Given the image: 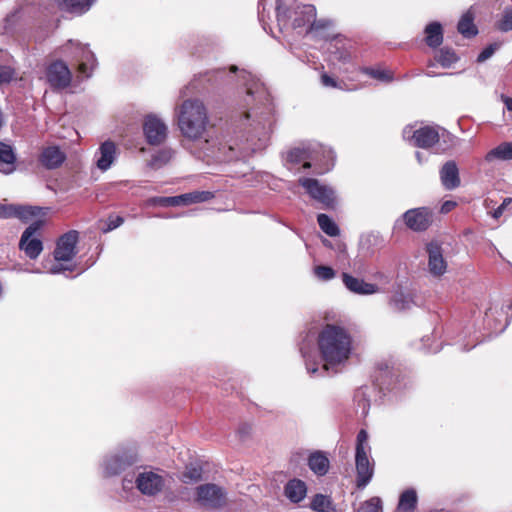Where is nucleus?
I'll return each mask as SVG.
<instances>
[{"instance_id":"7","label":"nucleus","mask_w":512,"mask_h":512,"mask_svg":"<svg viewBox=\"0 0 512 512\" xmlns=\"http://www.w3.org/2000/svg\"><path fill=\"white\" fill-rule=\"evenodd\" d=\"M299 184L305 188L311 198L320 202L324 208L333 209L335 207V196L331 188L320 184L314 178H300Z\"/></svg>"},{"instance_id":"45","label":"nucleus","mask_w":512,"mask_h":512,"mask_svg":"<svg viewBox=\"0 0 512 512\" xmlns=\"http://www.w3.org/2000/svg\"><path fill=\"white\" fill-rule=\"evenodd\" d=\"M497 48L496 44H490L486 48L482 50V52L477 57V62L482 63L489 59L495 52Z\"/></svg>"},{"instance_id":"33","label":"nucleus","mask_w":512,"mask_h":512,"mask_svg":"<svg viewBox=\"0 0 512 512\" xmlns=\"http://www.w3.org/2000/svg\"><path fill=\"white\" fill-rule=\"evenodd\" d=\"M360 71L371 78H374L380 82L389 83L393 80V73L390 70L383 69L380 67L373 68V67H363L360 69Z\"/></svg>"},{"instance_id":"41","label":"nucleus","mask_w":512,"mask_h":512,"mask_svg":"<svg viewBox=\"0 0 512 512\" xmlns=\"http://www.w3.org/2000/svg\"><path fill=\"white\" fill-rule=\"evenodd\" d=\"M106 227L101 228L103 233H108L124 223V218L119 215H109L106 220Z\"/></svg>"},{"instance_id":"49","label":"nucleus","mask_w":512,"mask_h":512,"mask_svg":"<svg viewBox=\"0 0 512 512\" xmlns=\"http://www.w3.org/2000/svg\"><path fill=\"white\" fill-rule=\"evenodd\" d=\"M457 206V203L455 201H445L440 208V212L443 214H447L451 212L455 207Z\"/></svg>"},{"instance_id":"40","label":"nucleus","mask_w":512,"mask_h":512,"mask_svg":"<svg viewBox=\"0 0 512 512\" xmlns=\"http://www.w3.org/2000/svg\"><path fill=\"white\" fill-rule=\"evenodd\" d=\"M497 28L502 32L512 30V7L504 12L501 20L497 23Z\"/></svg>"},{"instance_id":"15","label":"nucleus","mask_w":512,"mask_h":512,"mask_svg":"<svg viewBox=\"0 0 512 512\" xmlns=\"http://www.w3.org/2000/svg\"><path fill=\"white\" fill-rule=\"evenodd\" d=\"M438 130L432 126H423L413 132L411 140L413 145L422 149H429L439 142Z\"/></svg>"},{"instance_id":"4","label":"nucleus","mask_w":512,"mask_h":512,"mask_svg":"<svg viewBox=\"0 0 512 512\" xmlns=\"http://www.w3.org/2000/svg\"><path fill=\"white\" fill-rule=\"evenodd\" d=\"M196 502L205 508L220 509L227 503L225 490L213 483L199 485L195 491Z\"/></svg>"},{"instance_id":"46","label":"nucleus","mask_w":512,"mask_h":512,"mask_svg":"<svg viewBox=\"0 0 512 512\" xmlns=\"http://www.w3.org/2000/svg\"><path fill=\"white\" fill-rule=\"evenodd\" d=\"M306 158V152L301 149H293L288 153V161L291 163H299Z\"/></svg>"},{"instance_id":"43","label":"nucleus","mask_w":512,"mask_h":512,"mask_svg":"<svg viewBox=\"0 0 512 512\" xmlns=\"http://www.w3.org/2000/svg\"><path fill=\"white\" fill-rule=\"evenodd\" d=\"M368 441V434L366 430L361 429L357 434V442H356V454L367 453L366 446Z\"/></svg>"},{"instance_id":"24","label":"nucleus","mask_w":512,"mask_h":512,"mask_svg":"<svg viewBox=\"0 0 512 512\" xmlns=\"http://www.w3.org/2000/svg\"><path fill=\"white\" fill-rule=\"evenodd\" d=\"M425 43L436 48L443 42V29L439 22H431L425 27Z\"/></svg>"},{"instance_id":"32","label":"nucleus","mask_w":512,"mask_h":512,"mask_svg":"<svg viewBox=\"0 0 512 512\" xmlns=\"http://www.w3.org/2000/svg\"><path fill=\"white\" fill-rule=\"evenodd\" d=\"M317 222L321 230L330 237H336L340 234V229L336 223L326 214H318Z\"/></svg>"},{"instance_id":"29","label":"nucleus","mask_w":512,"mask_h":512,"mask_svg":"<svg viewBox=\"0 0 512 512\" xmlns=\"http://www.w3.org/2000/svg\"><path fill=\"white\" fill-rule=\"evenodd\" d=\"M41 210L42 209L37 206L14 205L11 218L16 217L26 222L40 215Z\"/></svg>"},{"instance_id":"55","label":"nucleus","mask_w":512,"mask_h":512,"mask_svg":"<svg viewBox=\"0 0 512 512\" xmlns=\"http://www.w3.org/2000/svg\"><path fill=\"white\" fill-rule=\"evenodd\" d=\"M307 369H308V371H309L310 373H315V372L318 370L316 367H314V368H312V369H310V368L308 367Z\"/></svg>"},{"instance_id":"38","label":"nucleus","mask_w":512,"mask_h":512,"mask_svg":"<svg viewBox=\"0 0 512 512\" xmlns=\"http://www.w3.org/2000/svg\"><path fill=\"white\" fill-rule=\"evenodd\" d=\"M390 305L397 311H403L410 308L411 301L403 293H396L391 298Z\"/></svg>"},{"instance_id":"16","label":"nucleus","mask_w":512,"mask_h":512,"mask_svg":"<svg viewBox=\"0 0 512 512\" xmlns=\"http://www.w3.org/2000/svg\"><path fill=\"white\" fill-rule=\"evenodd\" d=\"M341 276L345 287L352 293L371 295L379 291L376 284L365 282L363 279L356 278L349 273L343 272Z\"/></svg>"},{"instance_id":"30","label":"nucleus","mask_w":512,"mask_h":512,"mask_svg":"<svg viewBox=\"0 0 512 512\" xmlns=\"http://www.w3.org/2000/svg\"><path fill=\"white\" fill-rule=\"evenodd\" d=\"M417 506V494L413 489L405 490L399 498L398 509L404 512H412Z\"/></svg>"},{"instance_id":"10","label":"nucleus","mask_w":512,"mask_h":512,"mask_svg":"<svg viewBox=\"0 0 512 512\" xmlns=\"http://www.w3.org/2000/svg\"><path fill=\"white\" fill-rule=\"evenodd\" d=\"M79 240V233L76 230H70L63 234L57 241L53 252L54 258L58 262L72 260L77 254L76 244Z\"/></svg>"},{"instance_id":"42","label":"nucleus","mask_w":512,"mask_h":512,"mask_svg":"<svg viewBox=\"0 0 512 512\" xmlns=\"http://www.w3.org/2000/svg\"><path fill=\"white\" fill-rule=\"evenodd\" d=\"M332 25V22L328 19H319L316 17L312 20L308 26L307 32H320L328 29Z\"/></svg>"},{"instance_id":"35","label":"nucleus","mask_w":512,"mask_h":512,"mask_svg":"<svg viewBox=\"0 0 512 512\" xmlns=\"http://www.w3.org/2000/svg\"><path fill=\"white\" fill-rule=\"evenodd\" d=\"M171 158L172 151L170 149H163L152 156L149 165L152 168H159L168 163Z\"/></svg>"},{"instance_id":"27","label":"nucleus","mask_w":512,"mask_h":512,"mask_svg":"<svg viewBox=\"0 0 512 512\" xmlns=\"http://www.w3.org/2000/svg\"><path fill=\"white\" fill-rule=\"evenodd\" d=\"M457 30L465 38H472L477 35L478 29L474 24V15L470 11L463 14L458 22Z\"/></svg>"},{"instance_id":"51","label":"nucleus","mask_w":512,"mask_h":512,"mask_svg":"<svg viewBox=\"0 0 512 512\" xmlns=\"http://www.w3.org/2000/svg\"><path fill=\"white\" fill-rule=\"evenodd\" d=\"M78 71L81 73V74H86L87 73V65L86 63H80L78 65Z\"/></svg>"},{"instance_id":"22","label":"nucleus","mask_w":512,"mask_h":512,"mask_svg":"<svg viewBox=\"0 0 512 512\" xmlns=\"http://www.w3.org/2000/svg\"><path fill=\"white\" fill-rule=\"evenodd\" d=\"M308 466L316 475L324 476L328 473L330 462L324 452L315 451L308 458Z\"/></svg>"},{"instance_id":"31","label":"nucleus","mask_w":512,"mask_h":512,"mask_svg":"<svg viewBox=\"0 0 512 512\" xmlns=\"http://www.w3.org/2000/svg\"><path fill=\"white\" fill-rule=\"evenodd\" d=\"M435 60L442 67L449 68L459 60V57L452 48L444 47L437 52Z\"/></svg>"},{"instance_id":"56","label":"nucleus","mask_w":512,"mask_h":512,"mask_svg":"<svg viewBox=\"0 0 512 512\" xmlns=\"http://www.w3.org/2000/svg\"><path fill=\"white\" fill-rule=\"evenodd\" d=\"M237 70V67L236 66H232L231 67V71L235 72Z\"/></svg>"},{"instance_id":"54","label":"nucleus","mask_w":512,"mask_h":512,"mask_svg":"<svg viewBox=\"0 0 512 512\" xmlns=\"http://www.w3.org/2000/svg\"><path fill=\"white\" fill-rule=\"evenodd\" d=\"M416 157L418 159V162L422 163V158H421V153L420 152H416Z\"/></svg>"},{"instance_id":"25","label":"nucleus","mask_w":512,"mask_h":512,"mask_svg":"<svg viewBox=\"0 0 512 512\" xmlns=\"http://www.w3.org/2000/svg\"><path fill=\"white\" fill-rule=\"evenodd\" d=\"M214 198V194L210 191H192L189 193L178 195L179 206H188L196 203L207 202Z\"/></svg>"},{"instance_id":"36","label":"nucleus","mask_w":512,"mask_h":512,"mask_svg":"<svg viewBox=\"0 0 512 512\" xmlns=\"http://www.w3.org/2000/svg\"><path fill=\"white\" fill-rule=\"evenodd\" d=\"M382 509V500L379 497L374 496L362 502L357 509V512H382Z\"/></svg>"},{"instance_id":"48","label":"nucleus","mask_w":512,"mask_h":512,"mask_svg":"<svg viewBox=\"0 0 512 512\" xmlns=\"http://www.w3.org/2000/svg\"><path fill=\"white\" fill-rule=\"evenodd\" d=\"M14 210V205L0 204V218H11V213Z\"/></svg>"},{"instance_id":"1","label":"nucleus","mask_w":512,"mask_h":512,"mask_svg":"<svg viewBox=\"0 0 512 512\" xmlns=\"http://www.w3.org/2000/svg\"><path fill=\"white\" fill-rule=\"evenodd\" d=\"M317 346L323 368L344 364L351 356L353 339L349 331L337 324H325L318 333Z\"/></svg>"},{"instance_id":"20","label":"nucleus","mask_w":512,"mask_h":512,"mask_svg":"<svg viewBox=\"0 0 512 512\" xmlns=\"http://www.w3.org/2000/svg\"><path fill=\"white\" fill-rule=\"evenodd\" d=\"M307 494V485L303 480L294 478L289 480L284 486V495L292 503L301 502Z\"/></svg>"},{"instance_id":"3","label":"nucleus","mask_w":512,"mask_h":512,"mask_svg":"<svg viewBox=\"0 0 512 512\" xmlns=\"http://www.w3.org/2000/svg\"><path fill=\"white\" fill-rule=\"evenodd\" d=\"M43 225V220H35L24 230L20 238L19 249L31 260L37 259L43 251V242L40 239Z\"/></svg>"},{"instance_id":"39","label":"nucleus","mask_w":512,"mask_h":512,"mask_svg":"<svg viewBox=\"0 0 512 512\" xmlns=\"http://www.w3.org/2000/svg\"><path fill=\"white\" fill-rule=\"evenodd\" d=\"M315 276L323 281L331 280L335 277V271L332 267L326 265H318L314 268Z\"/></svg>"},{"instance_id":"13","label":"nucleus","mask_w":512,"mask_h":512,"mask_svg":"<svg viewBox=\"0 0 512 512\" xmlns=\"http://www.w3.org/2000/svg\"><path fill=\"white\" fill-rule=\"evenodd\" d=\"M428 253V267L431 274L434 276H441L446 272L447 262L443 257V250L435 241L426 245Z\"/></svg>"},{"instance_id":"18","label":"nucleus","mask_w":512,"mask_h":512,"mask_svg":"<svg viewBox=\"0 0 512 512\" xmlns=\"http://www.w3.org/2000/svg\"><path fill=\"white\" fill-rule=\"evenodd\" d=\"M65 160V153L57 146L45 147L39 155V162L49 170L60 167Z\"/></svg>"},{"instance_id":"37","label":"nucleus","mask_w":512,"mask_h":512,"mask_svg":"<svg viewBox=\"0 0 512 512\" xmlns=\"http://www.w3.org/2000/svg\"><path fill=\"white\" fill-rule=\"evenodd\" d=\"M149 203L159 207H177L179 206L177 196H156L149 199Z\"/></svg>"},{"instance_id":"21","label":"nucleus","mask_w":512,"mask_h":512,"mask_svg":"<svg viewBox=\"0 0 512 512\" xmlns=\"http://www.w3.org/2000/svg\"><path fill=\"white\" fill-rule=\"evenodd\" d=\"M100 157L97 160V167L100 170H107L113 163L116 155V145L114 142L107 140L103 142L99 148Z\"/></svg>"},{"instance_id":"17","label":"nucleus","mask_w":512,"mask_h":512,"mask_svg":"<svg viewBox=\"0 0 512 512\" xmlns=\"http://www.w3.org/2000/svg\"><path fill=\"white\" fill-rule=\"evenodd\" d=\"M440 180L446 190H454L461 184L459 169L454 160H449L443 164L440 171Z\"/></svg>"},{"instance_id":"2","label":"nucleus","mask_w":512,"mask_h":512,"mask_svg":"<svg viewBox=\"0 0 512 512\" xmlns=\"http://www.w3.org/2000/svg\"><path fill=\"white\" fill-rule=\"evenodd\" d=\"M177 120L181 134L193 141L203 138L210 125L207 107L199 99L184 100L178 108Z\"/></svg>"},{"instance_id":"9","label":"nucleus","mask_w":512,"mask_h":512,"mask_svg":"<svg viewBox=\"0 0 512 512\" xmlns=\"http://www.w3.org/2000/svg\"><path fill=\"white\" fill-rule=\"evenodd\" d=\"M402 217L406 227L414 232L426 231L433 222V213L427 207L409 209Z\"/></svg>"},{"instance_id":"44","label":"nucleus","mask_w":512,"mask_h":512,"mask_svg":"<svg viewBox=\"0 0 512 512\" xmlns=\"http://www.w3.org/2000/svg\"><path fill=\"white\" fill-rule=\"evenodd\" d=\"M14 70L5 65H0V84L8 83L12 79Z\"/></svg>"},{"instance_id":"34","label":"nucleus","mask_w":512,"mask_h":512,"mask_svg":"<svg viewBox=\"0 0 512 512\" xmlns=\"http://www.w3.org/2000/svg\"><path fill=\"white\" fill-rule=\"evenodd\" d=\"M202 473L203 470L200 466H187L182 473L181 481L186 484L198 482L202 479Z\"/></svg>"},{"instance_id":"19","label":"nucleus","mask_w":512,"mask_h":512,"mask_svg":"<svg viewBox=\"0 0 512 512\" xmlns=\"http://www.w3.org/2000/svg\"><path fill=\"white\" fill-rule=\"evenodd\" d=\"M94 2L95 0H54L60 11L76 15L87 12Z\"/></svg>"},{"instance_id":"8","label":"nucleus","mask_w":512,"mask_h":512,"mask_svg":"<svg viewBox=\"0 0 512 512\" xmlns=\"http://www.w3.org/2000/svg\"><path fill=\"white\" fill-rule=\"evenodd\" d=\"M45 75L52 89H65L72 81V73L62 60L51 62L46 68Z\"/></svg>"},{"instance_id":"11","label":"nucleus","mask_w":512,"mask_h":512,"mask_svg":"<svg viewBox=\"0 0 512 512\" xmlns=\"http://www.w3.org/2000/svg\"><path fill=\"white\" fill-rule=\"evenodd\" d=\"M143 132L148 144L157 146L167 138L166 124L155 115H148L143 123Z\"/></svg>"},{"instance_id":"50","label":"nucleus","mask_w":512,"mask_h":512,"mask_svg":"<svg viewBox=\"0 0 512 512\" xmlns=\"http://www.w3.org/2000/svg\"><path fill=\"white\" fill-rule=\"evenodd\" d=\"M503 103L509 111H512V98L502 95Z\"/></svg>"},{"instance_id":"28","label":"nucleus","mask_w":512,"mask_h":512,"mask_svg":"<svg viewBox=\"0 0 512 512\" xmlns=\"http://www.w3.org/2000/svg\"><path fill=\"white\" fill-rule=\"evenodd\" d=\"M310 508L316 512H334L335 510L331 498L320 493L313 496Z\"/></svg>"},{"instance_id":"47","label":"nucleus","mask_w":512,"mask_h":512,"mask_svg":"<svg viewBox=\"0 0 512 512\" xmlns=\"http://www.w3.org/2000/svg\"><path fill=\"white\" fill-rule=\"evenodd\" d=\"M321 83L326 87H332V88L338 87V83H337L336 79H334L333 77L329 76L326 73H323L321 75Z\"/></svg>"},{"instance_id":"6","label":"nucleus","mask_w":512,"mask_h":512,"mask_svg":"<svg viewBox=\"0 0 512 512\" xmlns=\"http://www.w3.org/2000/svg\"><path fill=\"white\" fill-rule=\"evenodd\" d=\"M316 17V8L312 4H299L292 9L281 12L277 9V19L279 22L286 19L291 20L294 29L309 26L310 22Z\"/></svg>"},{"instance_id":"26","label":"nucleus","mask_w":512,"mask_h":512,"mask_svg":"<svg viewBox=\"0 0 512 512\" xmlns=\"http://www.w3.org/2000/svg\"><path fill=\"white\" fill-rule=\"evenodd\" d=\"M495 160H512V142H503L487 152L485 161L493 162Z\"/></svg>"},{"instance_id":"53","label":"nucleus","mask_w":512,"mask_h":512,"mask_svg":"<svg viewBox=\"0 0 512 512\" xmlns=\"http://www.w3.org/2000/svg\"><path fill=\"white\" fill-rule=\"evenodd\" d=\"M501 213H502V207H499V208L495 211V217H498Z\"/></svg>"},{"instance_id":"5","label":"nucleus","mask_w":512,"mask_h":512,"mask_svg":"<svg viewBox=\"0 0 512 512\" xmlns=\"http://www.w3.org/2000/svg\"><path fill=\"white\" fill-rule=\"evenodd\" d=\"M400 371L390 359H382L375 364L373 382L381 390H391L399 382Z\"/></svg>"},{"instance_id":"52","label":"nucleus","mask_w":512,"mask_h":512,"mask_svg":"<svg viewBox=\"0 0 512 512\" xmlns=\"http://www.w3.org/2000/svg\"><path fill=\"white\" fill-rule=\"evenodd\" d=\"M303 169H309L311 167V163L308 161H305L302 165Z\"/></svg>"},{"instance_id":"14","label":"nucleus","mask_w":512,"mask_h":512,"mask_svg":"<svg viewBox=\"0 0 512 512\" xmlns=\"http://www.w3.org/2000/svg\"><path fill=\"white\" fill-rule=\"evenodd\" d=\"M356 487L365 488L374 475V465L370 462L367 453L355 454Z\"/></svg>"},{"instance_id":"12","label":"nucleus","mask_w":512,"mask_h":512,"mask_svg":"<svg viewBox=\"0 0 512 512\" xmlns=\"http://www.w3.org/2000/svg\"><path fill=\"white\" fill-rule=\"evenodd\" d=\"M135 482L138 490L147 496L157 495L165 484L164 478L152 471L139 473Z\"/></svg>"},{"instance_id":"23","label":"nucleus","mask_w":512,"mask_h":512,"mask_svg":"<svg viewBox=\"0 0 512 512\" xmlns=\"http://www.w3.org/2000/svg\"><path fill=\"white\" fill-rule=\"evenodd\" d=\"M16 156L10 145L0 142V172L11 173L15 170Z\"/></svg>"}]
</instances>
